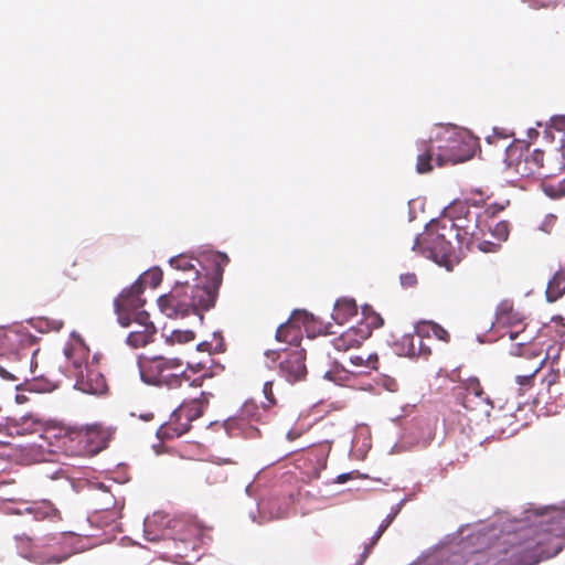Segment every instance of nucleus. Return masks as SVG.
<instances>
[{
	"instance_id": "1",
	"label": "nucleus",
	"mask_w": 565,
	"mask_h": 565,
	"mask_svg": "<svg viewBox=\"0 0 565 565\" xmlns=\"http://www.w3.org/2000/svg\"><path fill=\"white\" fill-rule=\"evenodd\" d=\"M532 514V525L505 552L509 565H537L555 557L565 546V504L536 509Z\"/></svg>"
},
{
	"instance_id": "2",
	"label": "nucleus",
	"mask_w": 565,
	"mask_h": 565,
	"mask_svg": "<svg viewBox=\"0 0 565 565\" xmlns=\"http://www.w3.org/2000/svg\"><path fill=\"white\" fill-rule=\"evenodd\" d=\"M472 141L465 131L451 125L436 126L427 140L418 142L416 171L429 173L434 166L463 162L472 156Z\"/></svg>"
},
{
	"instance_id": "3",
	"label": "nucleus",
	"mask_w": 565,
	"mask_h": 565,
	"mask_svg": "<svg viewBox=\"0 0 565 565\" xmlns=\"http://www.w3.org/2000/svg\"><path fill=\"white\" fill-rule=\"evenodd\" d=\"M141 380L150 385L175 390L190 381L183 361L179 358L156 355L140 362Z\"/></svg>"
},
{
	"instance_id": "4",
	"label": "nucleus",
	"mask_w": 565,
	"mask_h": 565,
	"mask_svg": "<svg viewBox=\"0 0 565 565\" xmlns=\"http://www.w3.org/2000/svg\"><path fill=\"white\" fill-rule=\"evenodd\" d=\"M207 404L209 399L204 393L198 398L183 402L171 413L169 419L158 428V438L169 440L186 434L191 429L192 422L203 415Z\"/></svg>"
},
{
	"instance_id": "5",
	"label": "nucleus",
	"mask_w": 565,
	"mask_h": 565,
	"mask_svg": "<svg viewBox=\"0 0 565 565\" xmlns=\"http://www.w3.org/2000/svg\"><path fill=\"white\" fill-rule=\"evenodd\" d=\"M441 218L429 223L425 231L419 234L413 244V250L441 264L451 254V239L454 234L441 232Z\"/></svg>"
},
{
	"instance_id": "6",
	"label": "nucleus",
	"mask_w": 565,
	"mask_h": 565,
	"mask_svg": "<svg viewBox=\"0 0 565 565\" xmlns=\"http://www.w3.org/2000/svg\"><path fill=\"white\" fill-rule=\"evenodd\" d=\"M441 228L448 230L455 238L467 246L473 245L478 225L465 202H455L446 209L441 217Z\"/></svg>"
},
{
	"instance_id": "7",
	"label": "nucleus",
	"mask_w": 565,
	"mask_h": 565,
	"mask_svg": "<svg viewBox=\"0 0 565 565\" xmlns=\"http://www.w3.org/2000/svg\"><path fill=\"white\" fill-rule=\"evenodd\" d=\"M206 260L212 264V281L214 288L195 285L191 287L192 301L194 305V313L199 311L209 310L215 303L216 289L222 282L224 267L230 263L226 254L210 253L205 256Z\"/></svg>"
},
{
	"instance_id": "8",
	"label": "nucleus",
	"mask_w": 565,
	"mask_h": 565,
	"mask_svg": "<svg viewBox=\"0 0 565 565\" xmlns=\"http://www.w3.org/2000/svg\"><path fill=\"white\" fill-rule=\"evenodd\" d=\"M66 437L75 444L74 451L77 455L93 456L107 447L110 433L99 425H93L73 429Z\"/></svg>"
},
{
	"instance_id": "9",
	"label": "nucleus",
	"mask_w": 565,
	"mask_h": 565,
	"mask_svg": "<svg viewBox=\"0 0 565 565\" xmlns=\"http://www.w3.org/2000/svg\"><path fill=\"white\" fill-rule=\"evenodd\" d=\"M141 281H135L129 288L124 289L114 300L115 312L120 326L129 327L132 319L138 318L139 312H147L143 307Z\"/></svg>"
},
{
	"instance_id": "10",
	"label": "nucleus",
	"mask_w": 565,
	"mask_h": 565,
	"mask_svg": "<svg viewBox=\"0 0 565 565\" xmlns=\"http://www.w3.org/2000/svg\"><path fill=\"white\" fill-rule=\"evenodd\" d=\"M273 361L279 360V375L289 383H296L305 380L307 375L306 351L303 349H292L275 351L269 350L266 353Z\"/></svg>"
},
{
	"instance_id": "11",
	"label": "nucleus",
	"mask_w": 565,
	"mask_h": 565,
	"mask_svg": "<svg viewBox=\"0 0 565 565\" xmlns=\"http://www.w3.org/2000/svg\"><path fill=\"white\" fill-rule=\"evenodd\" d=\"M524 315L514 308L510 300H502L495 309V318L492 328L497 331L507 329L511 341H515L524 331Z\"/></svg>"
},
{
	"instance_id": "12",
	"label": "nucleus",
	"mask_w": 565,
	"mask_h": 565,
	"mask_svg": "<svg viewBox=\"0 0 565 565\" xmlns=\"http://www.w3.org/2000/svg\"><path fill=\"white\" fill-rule=\"evenodd\" d=\"M72 375L76 379L75 387L88 394H102L106 390L104 375L96 369L88 366L81 359L72 360Z\"/></svg>"
},
{
	"instance_id": "13",
	"label": "nucleus",
	"mask_w": 565,
	"mask_h": 565,
	"mask_svg": "<svg viewBox=\"0 0 565 565\" xmlns=\"http://www.w3.org/2000/svg\"><path fill=\"white\" fill-rule=\"evenodd\" d=\"M311 316L306 310H295L289 320L281 323L276 331V340L300 349L302 340V326L308 323Z\"/></svg>"
},
{
	"instance_id": "14",
	"label": "nucleus",
	"mask_w": 565,
	"mask_h": 565,
	"mask_svg": "<svg viewBox=\"0 0 565 565\" xmlns=\"http://www.w3.org/2000/svg\"><path fill=\"white\" fill-rule=\"evenodd\" d=\"M465 390L466 394L462 399L463 407L488 416L492 409V404L479 380L477 377L468 379L465 383Z\"/></svg>"
},
{
	"instance_id": "15",
	"label": "nucleus",
	"mask_w": 565,
	"mask_h": 565,
	"mask_svg": "<svg viewBox=\"0 0 565 565\" xmlns=\"http://www.w3.org/2000/svg\"><path fill=\"white\" fill-rule=\"evenodd\" d=\"M508 169L521 179L539 178L534 167L531 164L530 153L526 148L509 147L507 148Z\"/></svg>"
},
{
	"instance_id": "16",
	"label": "nucleus",
	"mask_w": 565,
	"mask_h": 565,
	"mask_svg": "<svg viewBox=\"0 0 565 565\" xmlns=\"http://www.w3.org/2000/svg\"><path fill=\"white\" fill-rule=\"evenodd\" d=\"M132 322L137 326L136 329L128 334L127 344L134 349H139L152 342L157 329L153 322L150 321L149 313L139 312L138 318L132 319Z\"/></svg>"
},
{
	"instance_id": "17",
	"label": "nucleus",
	"mask_w": 565,
	"mask_h": 565,
	"mask_svg": "<svg viewBox=\"0 0 565 565\" xmlns=\"http://www.w3.org/2000/svg\"><path fill=\"white\" fill-rule=\"evenodd\" d=\"M174 529L181 531V534L178 539L173 540V556L175 558H184L189 555L190 551L195 548L200 530L193 524H185L183 522H177Z\"/></svg>"
},
{
	"instance_id": "18",
	"label": "nucleus",
	"mask_w": 565,
	"mask_h": 565,
	"mask_svg": "<svg viewBox=\"0 0 565 565\" xmlns=\"http://www.w3.org/2000/svg\"><path fill=\"white\" fill-rule=\"evenodd\" d=\"M34 338L21 330L0 329V355L17 351L19 348L31 345Z\"/></svg>"
},
{
	"instance_id": "19",
	"label": "nucleus",
	"mask_w": 565,
	"mask_h": 565,
	"mask_svg": "<svg viewBox=\"0 0 565 565\" xmlns=\"http://www.w3.org/2000/svg\"><path fill=\"white\" fill-rule=\"evenodd\" d=\"M367 338H370L367 327L354 326L334 338L332 340V344L338 351H348L350 349L359 348Z\"/></svg>"
},
{
	"instance_id": "20",
	"label": "nucleus",
	"mask_w": 565,
	"mask_h": 565,
	"mask_svg": "<svg viewBox=\"0 0 565 565\" xmlns=\"http://www.w3.org/2000/svg\"><path fill=\"white\" fill-rule=\"evenodd\" d=\"M170 266L178 271L185 274L184 278H175L177 285H190L191 281H196L200 276L198 265L201 262L188 255H178L170 259Z\"/></svg>"
},
{
	"instance_id": "21",
	"label": "nucleus",
	"mask_w": 565,
	"mask_h": 565,
	"mask_svg": "<svg viewBox=\"0 0 565 565\" xmlns=\"http://www.w3.org/2000/svg\"><path fill=\"white\" fill-rule=\"evenodd\" d=\"M188 306L181 301L177 286L167 295L158 298L160 311L168 318H179L188 316Z\"/></svg>"
},
{
	"instance_id": "22",
	"label": "nucleus",
	"mask_w": 565,
	"mask_h": 565,
	"mask_svg": "<svg viewBox=\"0 0 565 565\" xmlns=\"http://www.w3.org/2000/svg\"><path fill=\"white\" fill-rule=\"evenodd\" d=\"M43 422L34 415H24L20 418H14L9 424L10 435L26 436L33 434H41L43 430Z\"/></svg>"
},
{
	"instance_id": "23",
	"label": "nucleus",
	"mask_w": 565,
	"mask_h": 565,
	"mask_svg": "<svg viewBox=\"0 0 565 565\" xmlns=\"http://www.w3.org/2000/svg\"><path fill=\"white\" fill-rule=\"evenodd\" d=\"M544 364L545 358L535 359L531 363V366L527 370H525L523 374H518L515 376L516 392L520 396H524L533 388L535 377L537 373L543 369Z\"/></svg>"
},
{
	"instance_id": "24",
	"label": "nucleus",
	"mask_w": 565,
	"mask_h": 565,
	"mask_svg": "<svg viewBox=\"0 0 565 565\" xmlns=\"http://www.w3.org/2000/svg\"><path fill=\"white\" fill-rule=\"evenodd\" d=\"M19 548L21 550L22 555L25 558H29L33 562L40 564H58L67 558V555L58 556V555H47L44 554L36 548L31 547L29 552L25 551V547L31 546L32 540L30 537L23 536L18 537Z\"/></svg>"
},
{
	"instance_id": "25",
	"label": "nucleus",
	"mask_w": 565,
	"mask_h": 565,
	"mask_svg": "<svg viewBox=\"0 0 565 565\" xmlns=\"http://www.w3.org/2000/svg\"><path fill=\"white\" fill-rule=\"evenodd\" d=\"M356 301L353 298L342 297L334 303L332 318L338 324H343L356 316Z\"/></svg>"
},
{
	"instance_id": "26",
	"label": "nucleus",
	"mask_w": 565,
	"mask_h": 565,
	"mask_svg": "<svg viewBox=\"0 0 565 565\" xmlns=\"http://www.w3.org/2000/svg\"><path fill=\"white\" fill-rule=\"evenodd\" d=\"M565 385V372H561L558 369H550V371L541 380V388L536 396L533 398L534 402L539 403L541 399H545V396L552 391L554 386Z\"/></svg>"
},
{
	"instance_id": "27",
	"label": "nucleus",
	"mask_w": 565,
	"mask_h": 565,
	"mask_svg": "<svg viewBox=\"0 0 565 565\" xmlns=\"http://www.w3.org/2000/svg\"><path fill=\"white\" fill-rule=\"evenodd\" d=\"M415 335L417 338L435 337L443 342H449L450 334L446 329L433 321H420L415 326Z\"/></svg>"
},
{
	"instance_id": "28",
	"label": "nucleus",
	"mask_w": 565,
	"mask_h": 565,
	"mask_svg": "<svg viewBox=\"0 0 565 565\" xmlns=\"http://www.w3.org/2000/svg\"><path fill=\"white\" fill-rule=\"evenodd\" d=\"M546 299L550 302L556 301L565 294V271L558 270L547 284Z\"/></svg>"
},
{
	"instance_id": "29",
	"label": "nucleus",
	"mask_w": 565,
	"mask_h": 565,
	"mask_svg": "<svg viewBox=\"0 0 565 565\" xmlns=\"http://www.w3.org/2000/svg\"><path fill=\"white\" fill-rule=\"evenodd\" d=\"M36 520H61L60 511L50 502L43 501L38 505L29 509Z\"/></svg>"
},
{
	"instance_id": "30",
	"label": "nucleus",
	"mask_w": 565,
	"mask_h": 565,
	"mask_svg": "<svg viewBox=\"0 0 565 565\" xmlns=\"http://www.w3.org/2000/svg\"><path fill=\"white\" fill-rule=\"evenodd\" d=\"M527 150V153H530L531 158V164L534 167L536 174L539 178H548L553 174V170L545 164L544 158L545 153L544 151L540 149L531 150L529 147H525Z\"/></svg>"
},
{
	"instance_id": "31",
	"label": "nucleus",
	"mask_w": 565,
	"mask_h": 565,
	"mask_svg": "<svg viewBox=\"0 0 565 565\" xmlns=\"http://www.w3.org/2000/svg\"><path fill=\"white\" fill-rule=\"evenodd\" d=\"M541 188L543 192L551 199H561L565 196V179L556 180L551 179V177L543 178Z\"/></svg>"
},
{
	"instance_id": "32",
	"label": "nucleus",
	"mask_w": 565,
	"mask_h": 565,
	"mask_svg": "<svg viewBox=\"0 0 565 565\" xmlns=\"http://www.w3.org/2000/svg\"><path fill=\"white\" fill-rule=\"evenodd\" d=\"M362 312L364 318L356 326L367 327L370 335L372 334L373 329H379L384 324V320L381 315L375 312L372 308L364 307Z\"/></svg>"
},
{
	"instance_id": "33",
	"label": "nucleus",
	"mask_w": 565,
	"mask_h": 565,
	"mask_svg": "<svg viewBox=\"0 0 565 565\" xmlns=\"http://www.w3.org/2000/svg\"><path fill=\"white\" fill-rule=\"evenodd\" d=\"M162 271L159 268L147 270L137 281H141V287L150 286L151 288L158 287L162 281Z\"/></svg>"
},
{
	"instance_id": "34",
	"label": "nucleus",
	"mask_w": 565,
	"mask_h": 565,
	"mask_svg": "<svg viewBox=\"0 0 565 565\" xmlns=\"http://www.w3.org/2000/svg\"><path fill=\"white\" fill-rule=\"evenodd\" d=\"M350 361L355 366H364L370 370H377V363H379V356L377 354H367L366 356L363 355H352L350 358Z\"/></svg>"
},
{
	"instance_id": "35",
	"label": "nucleus",
	"mask_w": 565,
	"mask_h": 565,
	"mask_svg": "<svg viewBox=\"0 0 565 565\" xmlns=\"http://www.w3.org/2000/svg\"><path fill=\"white\" fill-rule=\"evenodd\" d=\"M96 500H98V510L102 511L111 510L116 504L114 495L104 486H100Z\"/></svg>"
},
{
	"instance_id": "36",
	"label": "nucleus",
	"mask_w": 565,
	"mask_h": 565,
	"mask_svg": "<svg viewBox=\"0 0 565 565\" xmlns=\"http://www.w3.org/2000/svg\"><path fill=\"white\" fill-rule=\"evenodd\" d=\"M425 338H417L416 335H413L409 338L411 341V353L412 354H422V355H429L431 350L428 345L424 343Z\"/></svg>"
},
{
	"instance_id": "37",
	"label": "nucleus",
	"mask_w": 565,
	"mask_h": 565,
	"mask_svg": "<svg viewBox=\"0 0 565 565\" xmlns=\"http://www.w3.org/2000/svg\"><path fill=\"white\" fill-rule=\"evenodd\" d=\"M475 242L476 243L473 245L467 246V247L468 248L477 247L478 249H480L481 252H484V253L497 252L498 248L500 247L499 243H492V242H489V241H481L480 237H479L478 231L476 232Z\"/></svg>"
},
{
	"instance_id": "38",
	"label": "nucleus",
	"mask_w": 565,
	"mask_h": 565,
	"mask_svg": "<svg viewBox=\"0 0 565 565\" xmlns=\"http://www.w3.org/2000/svg\"><path fill=\"white\" fill-rule=\"evenodd\" d=\"M177 288L179 289V295L182 302H185L188 306V316L190 313H194V305L192 301V294H191V287L189 285H177Z\"/></svg>"
},
{
	"instance_id": "39",
	"label": "nucleus",
	"mask_w": 565,
	"mask_h": 565,
	"mask_svg": "<svg viewBox=\"0 0 565 565\" xmlns=\"http://www.w3.org/2000/svg\"><path fill=\"white\" fill-rule=\"evenodd\" d=\"M195 333L191 330H175L171 334V342L172 343H186L192 340H194Z\"/></svg>"
},
{
	"instance_id": "40",
	"label": "nucleus",
	"mask_w": 565,
	"mask_h": 565,
	"mask_svg": "<svg viewBox=\"0 0 565 565\" xmlns=\"http://www.w3.org/2000/svg\"><path fill=\"white\" fill-rule=\"evenodd\" d=\"M273 381H267L263 385V393L266 398V402L263 404L264 408H270L277 403L273 392Z\"/></svg>"
},
{
	"instance_id": "41",
	"label": "nucleus",
	"mask_w": 565,
	"mask_h": 565,
	"mask_svg": "<svg viewBox=\"0 0 565 565\" xmlns=\"http://www.w3.org/2000/svg\"><path fill=\"white\" fill-rule=\"evenodd\" d=\"M492 235L499 241H505L509 236V224L504 221L498 222L493 228H491Z\"/></svg>"
},
{
	"instance_id": "42",
	"label": "nucleus",
	"mask_w": 565,
	"mask_h": 565,
	"mask_svg": "<svg viewBox=\"0 0 565 565\" xmlns=\"http://www.w3.org/2000/svg\"><path fill=\"white\" fill-rule=\"evenodd\" d=\"M545 399H550L556 403H565V385L554 386L552 391L545 396Z\"/></svg>"
},
{
	"instance_id": "43",
	"label": "nucleus",
	"mask_w": 565,
	"mask_h": 565,
	"mask_svg": "<svg viewBox=\"0 0 565 565\" xmlns=\"http://www.w3.org/2000/svg\"><path fill=\"white\" fill-rule=\"evenodd\" d=\"M43 324H46V327L49 328V330L51 331H60L63 326H64V322L62 320H47V319H40L39 322H38V327L39 328H42Z\"/></svg>"
},
{
	"instance_id": "44",
	"label": "nucleus",
	"mask_w": 565,
	"mask_h": 565,
	"mask_svg": "<svg viewBox=\"0 0 565 565\" xmlns=\"http://www.w3.org/2000/svg\"><path fill=\"white\" fill-rule=\"evenodd\" d=\"M399 280L402 286L406 288H412L417 285V277L413 273H406L401 275Z\"/></svg>"
},
{
	"instance_id": "45",
	"label": "nucleus",
	"mask_w": 565,
	"mask_h": 565,
	"mask_svg": "<svg viewBox=\"0 0 565 565\" xmlns=\"http://www.w3.org/2000/svg\"><path fill=\"white\" fill-rule=\"evenodd\" d=\"M309 458L313 457L318 465L319 466H324L326 465V452L323 449H315V450H311L309 454H308Z\"/></svg>"
},
{
	"instance_id": "46",
	"label": "nucleus",
	"mask_w": 565,
	"mask_h": 565,
	"mask_svg": "<svg viewBox=\"0 0 565 565\" xmlns=\"http://www.w3.org/2000/svg\"><path fill=\"white\" fill-rule=\"evenodd\" d=\"M529 348L525 347V339H522L515 345L512 347L511 353L514 355H524L529 352Z\"/></svg>"
},
{
	"instance_id": "47",
	"label": "nucleus",
	"mask_w": 565,
	"mask_h": 565,
	"mask_svg": "<svg viewBox=\"0 0 565 565\" xmlns=\"http://www.w3.org/2000/svg\"><path fill=\"white\" fill-rule=\"evenodd\" d=\"M305 431H306L305 428L292 427L287 433V439L290 440V441H294V440L298 439L299 437H301L305 434Z\"/></svg>"
},
{
	"instance_id": "48",
	"label": "nucleus",
	"mask_w": 565,
	"mask_h": 565,
	"mask_svg": "<svg viewBox=\"0 0 565 565\" xmlns=\"http://www.w3.org/2000/svg\"><path fill=\"white\" fill-rule=\"evenodd\" d=\"M388 526V522L385 523V524H382L377 532L375 533V535L373 536L372 539V542L370 544V546L366 547V552H369V548H371L372 546H374L376 544V542L379 541V539L382 536V534L385 532L386 527Z\"/></svg>"
},
{
	"instance_id": "49",
	"label": "nucleus",
	"mask_w": 565,
	"mask_h": 565,
	"mask_svg": "<svg viewBox=\"0 0 565 565\" xmlns=\"http://www.w3.org/2000/svg\"><path fill=\"white\" fill-rule=\"evenodd\" d=\"M0 376L7 381H18L19 380V377L14 373L8 371L2 365H0Z\"/></svg>"
},
{
	"instance_id": "50",
	"label": "nucleus",
	"mask_w": 565,
	"mask_h": 565,
	"mask_svg": "<svg viewBox=\"0 0 565 565\" xmlns=\"http://www.w3.org/2000/svg\"><path fill=\"white\" fill-rule=\"evenodd\" d=\"M256 405L253 402H247L242 407V414L245 416H254Z\"/></svg>"
},
{
	"instance_id": "51",
	"label": "nucleus",
	"mask_w": 565,
	"mask_h": 565,
	"mask_svg": "<svg viewBox=\"0 0 565 565\" xmlns=\"http://www.w3.org/2000/svg\"><path fill=\"white\" fill-rule=\"evenodd\" d=\"M555 221H556L555 215H552V214L547 215L541 228L545 232H550L548 227H552L554 225Z\"/></svg>"
},
{
	"instance_id": "52",
	"label": "nucleus",
	"mask_w": 565,
	"mask_h": 565,
	"mask_svg": "<svg viewBox=\"0 0 565 565\" xmlns=\"http://www.w3.org/2000/svg\"><path fill=\"white\" fill-rule=\"evenodd\" d=\"M196 349H198V351L207 352V353H212V352L216 351V349H212V344L206 341L199 343Z\"/></svg>"
},
{
	"instance_id": "53",
	"label": "nucleus",
	"mask_w": 565,
	"mask_h": 565,
	"mask_svg": "<svg viewBox=\"0 0 565 565\" xmlns=\"http://www.w3.org/2000/svg\"><path fill=\"white\" fill-rule=\"evenodd\" d=\"M188 367L193 370L194 372H199L204 369V365L202 363H198L195 366L188 363Z\"/></svg>"
},
{
	"instance_id": "54",
	"label": "nucleus",
	"mask_w": 565,
	"mask_h": 565,
	"mask_svg": "<svg viewBox=\"0 0 565 565\" xmlns=\"http://www.w3.org/2000/svg\"><path fill=\"white\" fill-rule=\"evenodd\" d=\"M555 4H556V1H553V2H552V6H555ZM550 6H551V3H550V2H546V3H545V2H543V3H541V4H540V7H543V8H546V7H550Z\"/></svg>"
},
{
	"instance_id": "55",
	"label": "nucleus",
	"mask_w": 565,
	"mask_h": 565,
	"mask_svg": "<svg viewBox=\"0 0 565 565\" xmlns=\"http://www.w3.org/2000/svg\"><path fill=\"white\" fill-rule=\"evenodd\" d=\"M339 479H340L341 482H343V481H345L348 479V476L341 475V476H339Z\"/></svg>"
},
{
	"instance_id": "56",
	"label": "nucleus",
	"mask_w": 565,
	"mask_h": 565,
	"mask_svg": "<svg viewBox=\"0 0 565 565\" xmlns=\"http://www.w3.org/2000/svg\"><path fill=\"white\" fill-rule=\"evenodd\" d=\"M68 359L71 360L73 356V353H67Z\"/></svg>"
}]
</instances>
